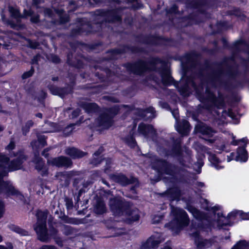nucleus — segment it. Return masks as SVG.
<instances>
[{
  "instance_id": "nucleus-24",
  "label": "nucleus",
  "mask_w": 249,
  "mask_h": 249,
  "mask_svg": "<svg viewBox=\"0 0 249 249\" xmlns=\"http://www.w3.org/2000/svg\"><path fill=\"white\" fill-rule=\"evenodd\" d=\"M80 106L88 113L95 112L97 110V106L95 103L88 102H81Z\"/></svg>"
},
{
  "instance_id": "nucleus-28",
  "label": "nucleus",
  "mask_w": 249,
  "mask_h": 249,
  "mask_svg": "<svg viewBox=\"0 0 249 249\" xmlns=\"http://www.w3.org/2000/svg\"><path fill=\"white\" fill-rule=\"evenodd\" d=\"M199 132L202 135L208 137H212L216 131L213 130L211 127L206 125H202L199 128Z\"/></svg>"
},
{
  "instance_id": "nucleus-54",
  "label": "nucleus",
  "mask_w": 249,
  "mask_h": 249,
  "mask_svg": "<svg viewBox=\"0 0 249 249\" xmlns=\"http://www.w3.org/2000/svg\"><path fill=\"white\" fill-rule=\"evenodd\" d=\"M44 14L46 16H48L49 17H51L52 16V11L51 9H49V8L45 9L44 11Z\"/></svg>"
},
{
  "instance_id": "nucleus-61",
  "label": "nucleus",
  "mask_w": 249,
  "mask_h": 249,
  "mask_svg": "<svg viewBox=\"0 0 249 249\" xmlns=\"http://www.w3.org/2000/svg\"><path fill=\"white\" fill-rule=\"evenodd\" d=\"M39 57V55H36V56H34L32 60V64L36 63L38 61Z\"/></svg>"
},
{
  "instance_id": "nucleus-35",
  "label": "nucleus",
  "mask_w": 249,
  "mask_h": 249,
  "mask_svg": "<svg viewBox=\"0 0 249 249\" xmlns=\"http://www.w3.org/2000/svg\"><path fill=\"white\" fill-rule=\"evenodd\" d=\"M10 229L13 231L23 236H26L28 234V233L27 231L21 229L18 226L15 225H11L10 226Z\"/></svg>"
},
{
  "instance_id": "nucleus-38",
  "label": "nucleus",
  "mask_w": 249,
  "mask_h": 249,
  "mask_svg": "<svg viewBox=\"0 0 249 249\" xmlns=\"http://www.w3.org/2000/svg\"><path fill=\"white\" fill-rule=\"evenodd\" d=\"M34 124V122L32 120L27 121L25 126L22 128L23 134L26 135V133L29 131V129Z\"/></svg>"
},
{
  "instance_id": "nucleus-50",
  "label": "nucleus",
  "mask_w": 249,
  "mask_h": 249,
  "mask_svg": "<svg viewBox=\"0 0 249 249\" xmlns=\"http://www.w3.org/2000/svg\"><path fill=\"white\" fill-rule=\"evenodd\" d=\"M64 227L65 230L64 232L66 234L68 235L72 232V229L71 227L68 226H64Z\"/></svg>"
},
{
  "instance_id": "nucleus-62",
  "label": "nucleus",
  "mask_w": 249,
  "mask_h": 249,
  "mask_svg": "<svg viewBox=\"0 0 249 249\" xmlns=\"http://www.w3.org/2000/svg\"><path fill=\"white\" fill-rule=\"evenodd\" d=\"M108 99L109 100H110V101L113 102H119V100L117 99H116L114 97H108Z\"/></svg>"
},
{
  "instance_id": "nucleus-59",
  "label": "nucleus",
  "mask_w": 249,
  "mask_h": 249,
  "mask_svg": "<svg viewBox=\"0 0 249 249\" xmlns=\"http://www.w3.org/2000/svg\"><path fill=\"white\" fill-rule=\"evenodd\" d=\"M50 149V148H47L44 149L42 152V155L47 158L48 157V154H47V153L49 151Z\"/></svg>"
},
{
  "instance_id": "nucleus-26",
  "label": "nucleus",
  "mask_w": 249,
  "mask_h": 249,
  "mask_svg": "<svg viewBox=\"0 0 249 249\" xmlns=\"http://www.w3.org/2000/svg\"><path fill=\"white\" fill-rule=\"evenodd\" d=\"M215 214H216V213ZM216 215L217 217V223L219 226L222 227L230 224V218L228 215L227 217L224 216L222 213L220 212L217 213Z\"/></svg>"
},
{
  "instance_id": "nucleus-19",
  "label": "nucleus",
  "mask_w": 249,
  "mask_h": 249,
  "mask_svg": "<svg viewBox=\"0 0 249 249\" xmlns=\"http://www.w3.org/2000/svg\"><path fill=\"white\" fill-rule=\"evenodd\" d=\"M9 11L11 14V17L16 19L17 24L19 23L20 20L21 18H24V14L21 15L18 9L16 8L9 6ZM8 23L13 28H15L17 26V24L13 23L11 21H9Z\"/></svg>"
},
{
  "instance_id": "nucleus-48",
  "label": "nucleus",
  "mask_w": 249,
  "mask_h": 249,
  "mask_svg": "<svg viewBox=\"0 0 249 249\" xmlns=\"http://www.w3.org/2000/svg\"><path fill=\"white\" fill-rule=\"evenodd\" d=\"M162 217L161 216H155L152 218V222L154 224L159 223L162 219Z\"/></svg>"
},
{
  "instance_id": "nucleus-18",
  "label": "nucleus",
  "mask_w": 249,
  "mask_h": 249,
  "mask_svg": "<svg viewBox=\"0 0 249 249\" xmlns=\"http://www.w3.org/2000/svg\"><path fill=\"white\" fill-rule=\"evenodd\" d=\"M202 149L209 154L208 160L211 164L217 170L222 169L224 168L223 166L219 165L220 160L215 156V154L211 153L209 151V149L205 146H202Z\"/></svg>"
},
{
  "instance_id": "nucleus-41",
  "label": "nucleus",
  "mask_w": 249,
  "mask_h": 249,
  "mask_svg": "<svg viewBox=\"0 0 249 249\" xmlns=\"http://www.w3.org/2000/svg\"><path fill=\"white\" fill-rule=\"evenodd\" d=\"M232 138H233V141H232V142H231V143L234 145H236L238 144V142H245V143H246L247 141H248V139L247 138H243L241 139H240L239 140H234V138L235 137L234 136L232 137Z\"/></svg>"
},
{
  "instance_id": "nucleus-31",
  "label": "nucleus",
  "mask_w": 249,
  "mask_h": 249,
  "mask_svg": "<svg viewBox=\"0 0 249 249\" xmlns=\"http://www.w3.org/2000/svg\"><path fill=\"white\" fill-rule=\"evenodd\" d=\"M237 214L241 215V218L243 219H249V213H243L242 211L238 210H234L228 214V216L231 218L232 217L235 216Z\"/></svg>"
},
{
  "instance_id": "nucleus-34",
  "label": "nucleus",
  "mask_w": 249,
  "mask_h": 249,
  "mask_svg": "<svg viewBox=\"0 0 249 249\" xmlns=\"http://www.w3.org/2000/svg\"><path fill=\"white\" fill-rule=\"evenodd\" d=\"M249 244L246 241H239L231 249H249Z\"/></svg>"
},
{
  "instance_id": "nucleus-30",
  "label": "nucleus",
  "mask_w": 249,
  "mask_h": 249,
  "mask_svg": "<svg viewBox=\"0 0 249 249\" xmlns=\"http://www.w3.org/2000/svg\"><path fill=\"white\" fill-rule=\"evenodd\" d=\"M181 152V147L179 144H176L171 151H165V156H179Z\"/></svg>"
},
{
  "instance_id": "nucleus-12",
  "label": "nucleus",
  "mask_w": 249,
  "mask_h": 249,
  "mask_svg": "<svg viewBox=\"0 0 249 249\" xmlns=\"http://www.w3.org/2000/svg\"><path fill=\"white\" fill-rule=\"evenodd\" d=\"M164 239L161 236V234L156 232L150 236L147 241L142 244L143 249H149L156 247L160 243L164 241Z\"/></svg>"
},
{
  "instance_id": "nucleus-3",
  "label": "nucleus",
  "mask_w": 249,
  "mask_h": 249,
  "mask_svg": "<svg viewBox=\"0 0 249 249\" xmlns=\"http://www.w3.org/2000/svg\"><path fill=\"white\" fill-rule=\"evenodd\" d=\"M126 69L129 71L137 75L148 73L151 71H157L160 75L163 85H170L173 81L169 70L166 67L165 64L161 59L158 58H152L148 62L139 60L137 62L126 65Z\"/></svg>"
},
{
  "instance_id": "nucleus-53",
  "label": "nucleus",
  "mask_w": 249,
  "mask_h": 249,
  "mask_svg": "<svg viewBox=\"0 0 249 249\" xmlns=\"http://www.w3.org/2000/svg\"><path fill=\"white\" fill-rule=\"evenodd\" d=\"M4 212V204L0 201V218L2 216Z\"/></svg>"
},
{
  "instance_id": "nucleus-11",
  "label": "nucleus",
  "mask_w": 249,
  "mask_h": 249,
  "mask_svg": "<svg viewBox=\"0 0 249 249\" xmlns=\"http://www.w3.org/2000/svg\"><path fill=\"white\" fill-rule=\"evenodd\" d=\"M172 113L176 121L175 124L176 130L182 135H187L190 129L189 122L185 120H183L178 124V119L179 116L178 110H174L172 111Z\"/></svg>"
},
{
  "instance_id": "nucleus-2",
  "label": "nucleus",
  "mask_w": 249,
  "mask_h": 249,
  "mask_svg": "<svg viewBox=\"0 0 249 249\" xmlns=\"http://www.w3.org/2000/svg\"><path fill=\"white\" fill-rule=\"evenodd\" d=\"M14 156H17V158L9 163L8 158L0 153V194L13 196L17 200L23 201L24 196L10 182L3 181V178L7 175L8 172L19 169L25 160V157L21 151Z\"/></svg>"
},
{
  "instance_id": "nucleus-7",
  "label": "nucleus",
  "mask_w": 249,
  "mask_h": 249,
  "mask_svg": "<svg viewBox=\"0 0 249 249\" xmlns=\"http://www.w3.org/2000/svg\"><path fill=\"white\" fill-rule=\"evenodd\" d=\"M47 215L48 212L47 211H38L36 214L37 222L34 226V230L37 235L38 239L43 242H47L49 240V236L46 226Z\"/></svg>"
},
{
  "instance_id": "nucleus-9",
  "label": "nucleus",
  "mask_w": 249,
  "mask_h": 249,
  "mask_svg": "<svg viewBox=\"0 0 249 249\" xmlns=\"http://www.w3.org/2000/svg\"><path fill=\"white\" fill-rule=\"evenodd\" d=\"M119 112V107L115 106L107 110L95 121L96 124L103 129L109 128L112 124V118Z\"/></svg>"
},
{
  "instance_id": "nucleus-15",
  "label": "nucleus",
  "mask_w": 249,
  "mask_h": 249,
  "mask_svg": "<svg viewBox=\"0 0 249 249\" xmlns=\"http://www.w3.org/2000/svg\"><path fill=\"white\" fill-rule=\"evenodd\" d=\"M111 178L115 182L119 183L122 186H125L137 182V179L136 178L132 177L130 178H128L122 174L113 175L111 176Z\"/></svg>"
},
{
  "instance_id": "nucleus-4",
  "label": "nucleus",
  "mask_w": 249,
  "mask_h": 249,
  "mask_svg": "<svg viewBox=\"0 0 249 249\" xmlns=\"http://www.w3.org/2000/svg\"><path fill=\"white\" fill-rule=\"evenodd\" d=\"M186 209L190 212L194 217L196 218V221H193L192 223L191 231L190 234L195 238V242L197 249H206L210 248L213 244V239H205L199 237V234L200 231L204 230L208 231L211 230V223L207 225V227L202 226L205 223L206 220L204 219V215L192 205H188Z\"/></svg>"
},
{
  "instance_id": "nucleus-42",
  "label": "nucleus",
  "mask_w": 249,
  "mask_h": 249,
  "mask_svg": "<svg viewBox=\"0 0 249 249\" xmlns=\"http://www.w3.org/2000/svg\"><path fill=\"white\" fill-rule=\"evenodd\" d=\"M34 71V69L32 68L29 71L24 72L22 76V78L26 79L31 76L33 75Z\"/></svg>"
},
{
  "instance_id": "nucleus-25",
  "label": "nucleus",
  "mask_w": 249,
  "mask_h": 249,
  "mask_svg": "<svg viewBox=\"0 0 249 249\" xmlns=\"http://www.w3.org/2000/svg\"><path fill=\"white\" fill-rule=\"evenodd\" d=\"M246 146V145L245 144L244 147H239L237 149V155L236 157V161L246 162L247 160L248 157L247 151L245 149Z\"/></svg>"
},
{
  "instance_id": "nucleus-8",
  "label": "nucleus",
  "mask_w": 249,
  "mask_h": 249,
  "mask_svg": "<svg viewBox=\"0 0 249 249\" xmlns=\"http://www.w3.org/2000/svg\"><path fill=\"white\" fill-rule=\"evenodd\" d=\"M148 162L151 163L152 167L160 174H166L173 176L176 172L174 165L169 164L164 160L158 159L153 156L147 159Z\"/></svg>"
},
{
  "instance_id": "nucleus-1",
  "label": "nucleus",
  "mask_w": 249,
  "mask_h": 249,
  "mask_svg": "<svg viewBox=\"0 0 249 249\" xmlns=\"http://www.w3.org/2000/svg\"><path fill=\"white\" fill-rule=\"evenodd\" d=\"M187 65L191 66L193 74L187 76V72L183 79L177 85L180 94L188 96L195 90L200 101L204 103L203 107L211 111L213 107L218 108L224 105L223 95L218 92L216 97L213 88H226L236 82L240 77V73L236 68H233L226 64H218L210 71H205L196 62H192L190 55L187 56Z\"/></svg>"
},
{
  "instance_id": "nucleus-10",
  "label": "nucleus",
  "mask_w": 249,
  "mask_h": 249,
  "mask_svg": "<svg viewBox=\"0 0 249 249\" xmlns=\"http://www.w3.org/2000/svg\"><path fill=\"white\" fill-rule=\"evenodd\" d=\"M138 132L147 139L154 140L156 136V131L151 125L141 123L138 128Z\"/></svg>"
},
{
  "instance_id": "nucleus-21",
  "label": "nucleus",
  "mask_w": 249,
  "mask_h": 249,
  "mask_svg": "<svg viewBox=\"0 0 249 249\" xmlns=\"http://www.w3.org/2000/svg\"><path fill=\"white\" fill-rule=\"evenodd\" d=\"M37 141H33L31 142V145L33 149L35 150H38V149L42 148L47 144L46 141V138L45 136L37 134Z\"/></svg>"
},
{
  "instance_id": "nucleus-5",
  "label": "nucleus",
  "mask_w": 249,
  "mask_h": 249,
  "mask_svg": "<svg viewBox=\"0 0 249 249\" xmlns=\"http://www.w3.org/2000/svg\"><path fill=\"white\" fill-rule=\"evenodd\" d=\"M109 206L114 215L124 216L123 219L128 223H131L139 219V210L134 207L130 202L125 201L121 197L110 199Z\"/></svg>"
},
{
  "instance_id": "nucleus-32",
  "label": "nucleus",
  "mask_w": 249,
  "mask_h": 249,
  "mask_svg": "<svg viewBox=\"0 0 249 249\" xmlns=\"http://www.w3.org/2000/svg\"><path fill=\"white\" fill-rule=\"evenodd\" d=\"M49 89L53 94L58 95L61 98H63L65 94V90L63 89H60L51 86L49 87Z\"/></svg>"
},
{
  "instance_id": "nucleus-33",
  "label": "nucleus",
  "mask_w": 249,
  "mask_h": 249,
  "mask_svg": "<svg viewBox=\"0 0 249 249\" xmlns=\"http://www.w3.org/2000/svg\"><path fill=\"white\" fill-rule=\"evenodd\" d=\"M28 17H31V21L33 23H37L39 21V16L38 15H33V12L32 10H24V17L27 18Z\"/></svg>"
},
{
  "instance_id": "nucleus-40",
  "label": "nucleus",
  "mask_w": 249,
  "mask_h": 249,
  "mask_svg": "<svg viewBox=\"0 0 249 249\" xmlns=\"http://www.w3.org/2000/svg\"><path fill=\"white\" fill-rule=\"evenodd\" d=\"M74 124H72L67 126L64 130V133L66 135H69L72 132Z\"/></svg>"
},
{
  "instance_id": "nucleus-51",
  "label": "nucleus",
  "mask_w": 249,
  "mask_h": 249,
  "mask_svg": "<svg viewBox=\"0 0 249 249\" xmlns=\"http://www.w3.org/2000/svg\"><path fill=\"white\" fill-rule=\"evenodd\" d=\"M39 249H56V248L53 245H43Z\"/></svg>"
},
{
  "instance_id": "nucleus-17",
  "label": "nucleus",
  "mask_w": 249,
  "mask_h": 249,
  "mask_svg": "<svg viewBox=\"0 0 249 249\" xmlns=\"http://www.w3.org/2000/svg\"><path fill=\"white\" fill-rule=\"evenodd\" d=\"M38 154H35L33 161L36 164V169L42 176H45L47 174V169L44 166L42 159L37 155Z\"/></svg>"
},
{
  "instance_id": "nucleus-23",
  "label": "nucleus",
  "mask_w": 249,
  "mask_h": 249,
  "mask_svg": "<svg viewBox=\"0 0 249 249\" xmlns=\"http://www.w3.org/2000/svg\"><path fill=\"white\" fill-rule=\"evenodd\" d=\"M94 211L99 214L104 213L107 211V208L105 204L101 198H97L94 204Z\"/></svg>"
},
{
  "instance_id": "nucleus-44",
  "label": "nucleus",
  "mask_w": 249,
  "mask_h": 249,
  "mask_svg": "<svg viewBox=\"0 0 249 249\" xmlns=\"http://www.w3.org/2000/svg\"><path fill=\"white\" fill-rule=\"evenodd\" d=\"M222 115L224 117H225L226 116H228L231 118H233L234 117V113L230 110H229L228 111H223Z\"/></svg>"
},
{
  "instance_id": "nucleus-29",
  "label": "nucleus",
  "mask_w": 249,
  "mask_h": 249,
  "mask_svg": "<svg viewBox=\"0 0 249 249\" xmlns=\"http://www.w3.org/2000/svg\"><path fill=\"white\" fill-rule=\"evenodd\" d=\"M156 112L153 107H149L144 110H142V116L146 117V119H152L156 117Z\"/></svg>"
},
{
  "instance_id": "nucleus-60",
  "label": "nucleus",
  "mask_w": 249,
  "mask_h": 249,
  "mask_svg": "<svg viewBox=\"0 0 249 249\" xmlns=\"http://www.w3.org/2000/svg\"><path fill=\"white\" fill-rule=\"evenodd\" d=\"M177 11V7L176 5H173L169 10V12L171 13H176Z\"/></svg>"
},
{
  "instance_id": "nucleus-47",
  "label": "nucleus",
  "mask_w": 249,
  "mask_h": 249,
  "mask_svg": "<svg viewBox=\"0 0 249 249\" xmlns=\"http://www.w3.org/2000/svg\"><path fill=\"white\" fill-rule=\"evenodd\" d=\"M50 59L54 63H58L60 62L59 58L55 55H52L51 56Z\"/></svg>"
},
{
  "instance_id": "nucleus-27",
  "label": "nucleus",
  "mask_w": 249,
  "mask_h": 249,
  "mask_svg": "<svg viewBox=\"0 0 249 249\" xmlns=\"http://www.w3.org/2000/svg\"><path fill=\"white\" fill-rule=\"evenodd\" d=\"M103 147H100L98 150L96 151L93 155V158L90 161V163L94 166H97L100 163L102 159L100 155L103 152Z\"/></svg>"
},
{
  "instance_id": "nucleus-37",
  "label": "nucleus",
  "mask_w": 249,
  "mask_h": 249,
  "mask_svg": "<svg viewBox=\"0 0 249 249\" xmlns=\"http://www.w3.org/2000/svg\"><path fill=\"white\" fill-rule=\"evenodd\" d=\"M203 165V162L201 160H199L195 163L194 166V169L197 174H200L201 172V168Z\"/></svg>"
},
{
  "instance_id": "nucleus-49",
  "label": "nucleus",
  "mask_w": 249,
  "mask_h": 249,
  "mask_svg": "<svg viewBox=\"0 0 249 249\" xmlns=\"http://www.w3.org/2000/svg\"><path fill=\"white\" fill-rule=\"evenodd\" d=\"M65 222L69 224H75L76 220L74 218L66 217L64 219Z\"/></svg>"
},
{
  "instance_id": "nucleus-13",
  "label": "nucleus",
  "mask_w": 249,
  "mask_h": 249,
  "mask_svg": "<svg viewBox=\"0 0 249 249\" xmlns=\"http://www.w3.org/2000/svg\"><path fill=\"white\" fill-rule=\"evenodd\" d=\"M79 175V172L70 171L58 172L55 175L57 178L60 181V184L63 186H67L69 184L70 178L73 176Z\"/></svg>"
},
{
  "instance_id": "nucleus-52",
  "label": "nucleus",
  "mask_w": 249,
  "mask_h": 249,
  "mask_svg": "<svg viewBox=\"0 0 249 249\" xmlns=\"http://www.w3.org/2000/svg\"><path fill=\"white\" fill-rule=\"evenodd\" d=\"M15 143L13 141H11L9 144L6 146V149L7 150H11L14 148Z\"/></svg>"
},
{
  "instance_id": "nucleus-57",
  "label": "nucleus",
  "mask_w": 249,
  "mask_h": 249,
  "mask_svg": "<svg viewBox=\"0 0 249 249\" xmlns=\"http://www.w3.org/2000/svg\"><path fill=\"white\" fill-rule=\"evenodd\" d=\"M244 45V44L241 41H237L235 42V46L237 49H239L240 47Z\"/></svg>"
},
{
  "instance_id": "nucleus-39",
  "label": "nucleus",
  "mask_w": 249,
  "mask_h": 249,
  "mask_svg": "<svg viewBox=\"0 0 249 249\" xmlns=\"http://www.w3.org/2000/svg\"><path fill=\"white\" fill-rule=\"evenodd\" d=\"M126 142L130 147H134L136 142L133 136H129L126 138Z\"/></svg>"
},
{
  "instance_id": "nucleus-45",
  "label": "nucleus",
  "mask_w": 249,
  "mask_h": 249,
  "mask_svg": "<svg viewBox=\"0 0 249 249\" xmlns=\"http://www.w3.org/2000/svg\"><path fill=\"white\" fill-rule=\"evenodd\" d=\"M106 163L107 167L104 169L105 172L108 173L109 172V168H110V164L111 163V160L110 159L105 160Z\"/></svg>"
},
{
  "instance_id": "nucleus-58",
  "label": "nucleus",
  "mask_w": 249,
  "mask_h": 249,
  "mask_svg": "<svg viewBox=\"0 0 249 249\" xmlns=\"http://www.w3.org/2000/svg\"><path fill=\"white\" fill-rule=\"evenodd\" d=\"M53 238L55 239V242L57 245H58L59 246H62V241L60 239L55 238L54 237H53Z\"/></svg>"
},
{
  "instance_id": "nucleus-64",
  "label": "nucleus",
  "mask_w": 249,
  "mask_h": 249,
  "mask_svg": "<svg viewBox=\"0 0 249 249\" xmlns=\"http://www.w3.org/2000/svg\"><path fill=\"white\" fill-rule=\"evenodd\" d=\"M196 185L199 188H203L205 186L204 183L201 182H197Z\"/></svg>"
},
{
  "instance_id": "nucleus-56",
  "label": "nucleus",
  "mask_w": 249,
  "mask_h": 249,
  "mask_svg": "<svg viewBox=\"0 0 249 249\" xmlns=\"http://www.w3.org/2000/svg\"><path fill=\"white\" fill-rule=\"evenodd\" d=\"M80 110L78 108L74 110L72 113V117L75 118V117H76L77 116H78L80 113Z\"/></svg>"
},
{
  "instance_id": "nucleus-6",
  "label": "nucleus",
  "mask_w": 249,
  "mask_h": 249,
  "mask_svg": "<svg viewBox=\"0 0 249 249\" xmlns=\"http://www.w3.org/2000/svg\"><path fill=\"white\" fill-rule=\"evenodd\" d=\"M171 215L172 220L165 226L172 231L178 233L184 227H187L189 224V219L186 212L182 209L175 207L170 204Z\"/></svg>"
},
{
  "instance_id": "nucleus-16",
  "label": "nucleus",
  "mask_w": 249,
  "mask_h": 249,
  "mask_svg": "<svg viewBox=\"0 0 249 249\" xmlns=\"http://www.w3.org/2000/svg\"><path fill=\"white\" fill-rule=\"evenodd\" d=\"M100 17V18H102V17H105V22H114L115 21H120L121 18L120 15L116 10H111L107 12H102Z\"/></svg>"
},
{
  "instance_id": "nucleus-36",
  "label": "nucleus",
  "mask_w": 249,
  "mask_h": 249,
  "mask_svg": "<svg viewBox=\"0 0 249 249\" xmlns=\"http://www.w3.org/2000/svg\"><path fill=\"white\" fill-rule=\"evenodd\" d=\"M48 125L50 126V128L48 129H46V130H43L42 131V133H53L59 130V129L57 126V124L55 123L50 122L48 124Z\"/></svg>"
},
{
  "instance_id": "nucleus-43",
  "label": "nucleus",
  "mask_w": 249,
  "mask_h": 249,
  "mask_svg": "<svg viewBox=\"0 0 249 249\" xmlns=\"http://www.w3.org/2000/svg\"><path fill=\"white\" fill-rule=\"evenodd\" d=\"M66 206L67 209H71L73 207V202L71 199L66 198Z\"/></svg>"
},
{
  "instance_id": "nucleus-46",
  "label": "nucleus",
  "mask_w": 249,
  "mask_h": 249,
  "mask_svg": "<svg viewBox=\"0 0 249 249\" xmlns=\"http://www.w3.org/2000/svg\"><path fill=\"white\" fill-rule=\"evenodd\" d=\"M13 246L11 243H6V246L0 245V249H13Z\"/></svg>"
},
{
  "instance_id": "nucleus-20",
  "label": "nucleus",
  "mask_w": 249,
  "mask_h": 249,
  "mask_svg": "<svg viewBox=\"0 0 249 249\" xmlns=\"http://www.w3.org/2000/svg\"><path fill=\"white\" fill-rule=\"evenodd\" d=\"M165 195L170 201L178 200L180 196V191L178 187H175L168 189Z\"/></svg>"
},
{
  "instance_id": "nucleus-14",
  "label": "nucleus",
  "mask_w": 249,
  "mask_h": 249,
  "mask_svg": "<svg viewBox=\"0 0 249 249\" xmlns=\"http://www.w3.org/2000/svg\"><path fill=\"white\" fill-rule=\"evenodd\" d=\"M48 162L53 165L57 167H70L72 165V161L69 158L61 156L53 158L52 160H48Z\"/></svg>"
},
{
  "instance_id": "nucleus-63",
  "label": "nucleus",
  "mask_w": 249,
  "mask_h": 249,
  "mask_svg": "<svg viewBox=\"0 0 249 249\" xmlns=\"http://www.w3.org/2000/svg\"><path fill=\"white\" fill-rule=\"evenodd\" d=\"M57 231L56 229H54V228L52 229L51 230V235L52 236L55 235L57 233Z\"/></svg>"
},
{
  "instance_id": "nucleus-55",
  "label": "nucleus",
  "mask_w": 249,
  "mask_h": 249,
  "mask_svg": "<svg viewBox=\"0 0 249 249\" xmlns=\"http://www.w3.org/2000/svg\"><path fill=\"white\" fill-rule=\"evenodd\" d=\"M60 22L62 23L67 22L69 20V18L67 16H60Z\"/></svg>"
},
{
  "instance_id": "nucleus-22",
  "label": "nucleus",
  "mask_w": 249,
  "mask_h": 249,
  "mask_svg": "<svg viewBox=\"0 0 249 249\" xmlns=\"http://www.w3.org/2000/svg\"><path fill=\"white\" fill-rule=\"evenodd\" d=\"M65 152L72 159L81 158L86 155V153L74 147L67 148L65 149Z\"/></svg>"
}]
</instances>
